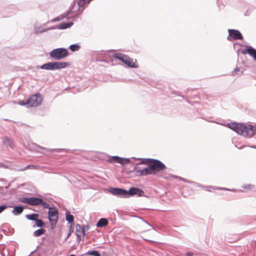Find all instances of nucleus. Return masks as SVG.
Returning a JSON list of instances; mask_svg holds the SVG:
<instances>
[{
	"label": "nucleus",
	"instance_id": "nucleus-1",
	"mask_svg": "<svg viewBox=\"0 0 256 256\" xmlns=\"http://www.w3.org/2000/svg\"><path fill=\"white\" fill-rule=\"evenodd\" d=\"M228 126L238 134L248 138L252 137L256 132L255 126L251 124L232 122L228 124Z\"/></svg>",
	"mask_w": 256,
	"mask_h": 256
},
{
	"label": "nucleus",
	"instance_id": "nucleus-2",
	"mask_svg": "<svg viewBox=\"0 0 256 256\" xmlns=\"http://www.w3.org/2000/svg\"><path fill=\"white\" fill-rule=\"evenodd\" d=\"M68 65L67 62H48L40 66V68L41 69L55 70L61 68H64Z\"/></svg>",
	"mask_w": 256,
	"mask_h": 256
},
{
	"label": "nucleus",
	"instance_id": "nucleus-3",
	"mask_svg": "<svg viewBox=\"0 0 256 256\" xmlns=\"http://www.w3.org/2000/svg\"><path fill=\"white\" fill-rule=\"evenodd\" d=\"M68 54V50L66 48H60L54 49L51 51L50 53V56L54 60H60L66 57Z\"/></svg>",
	"mask_w": 256,
	"mask_h": 256
},
{
	"label": "nucleus",
	"instance_id": "nucleus-4",
	"mask_svg": "<svg viewBox=\"0 0 256 256\" xmlns=\"http://www.w3.org/2000/svg\"><path fill=\"white\" fill-rule=\"evenodd\" d=\"M114 58L120 60L124 64L132 68H137L138 66L133 62L132 59L126 55L120 53H117L114 54Z\"/></svg>",
	"mask_w": 256,
	"mask_h": 256
},
{
	"label": "nucleus",
	"instance_id": "nucleus-5",
	"mask_svg": "<svg viewBox=\"0 0 256 256\" xmlns=\"http://www.w3.org/2000/svg\"><path fill=\"white\" fill-rule=\"evenodd\" d=\"M150 164L154 174L158 172H164L166 168V166L158 160L152 159V162Z\"/></svg>",
	"mask_w": 256,
	"mask_h": 256
},
{
	"label": "nucleus",
	"instance_id": "nucleus-6",
	"mask_svg": "<svg viewBox=\"0 0 256 256\" xmlns=\"http://www.w3.org/2000/svg\"><path fill=\"white\" fill-rule=\"evenodd\" d=\"M48 216L52 228L54 227L58 220V210L55 207L49 208Z\"/></svg>",
	"mask_w": 256,
	"mask_h": 256
},
{
	"label": "nucleus",
	"instance_id": "nucleus-7",
	"mask_svg": "<svg viewBox=\"0 0 256 256\" xmlns=\"http://www.w3.org/2000/svg\"><path fill=\"white\" fill-rule=\"evenodd\" d=\"M28 100L29 106H37L42 102V98L38 92L30 96Z\"/></svg>",
	"mask_w": 256,
	"mask_h": 256
},
{
	"label": "nucleus",
	"instance_id": "nucleus-8",
	"mask_svg": "<svg viewBox=\"0 0 256 256\" xmlns=\"http://www.w3.org/2000/svg\"><path fill=\"white\" fill-rule=\"evenodd\" d=\"M108 191L114 196L121 198H127V190L118 188H110Z\"/></svg>",
	"mask_w": 256,
	"mask_h": 256
},
{
	"label": "nucleus",
	"instance_id": "nucleus-9",
	"mask_svg": "<svg viewBox=\"0 0 256 256\" xmlns=\"http://www.w3.org/2000/svg\"><path fill=\"white\" fill-rule=\"evenodd\" d=\"M144 194V192L142 189L136 187H132L128 190H127V198L135 195L138 196H142Z\"/></svg>",
	"mask_w": 256,
	"mask_h": 256
},
{
	"label": "nucleus",
	"instance_id": "nucleus-10",
	"mask_svg": "<svg viewBox=\"0 0 256 256\" xmlns=\"http://www.w3.org/2000/svg\"><path fill=\"white\" fill-rule=\"evenodd\" d=\"M229 36L234 40H242L243 36L240 32L238 30L230 29L228 30Z\"/></svg>",
	"mask_w": 256,
	"mask_h": 256
},
{
	"label": "nucleus",
	"instance_id": "nucleus-11",
	"mask_svg": "<svg viewBox=\"0 0 256 256\" xmlns=\"http://www.w3.org/2000/svg\"><path fill=\"white\" fill-rule=\"evenodd\" d=\"M242 54H248L255 60H256V49L253 48L251 46H250L248 48L243 50Z\"/></svg>",
	"mask_w": 256,
	"mask_h": 256
},
{
	"label": "nucleus",
	"instance_id": "nucleus-12",
	"mask_svg": "<svg viewBox=\"0 0 256 256\" xmlns=\"http://www.w3.org/2000/svg\"><path fill=\"white\" fill-rule=\"evenodd\" d=\"M136 172L139 176H146L148 174H154L151 169L150 164H149V166L147 168L138 170Z\"/></svg>",
	"mask_w": 256,
	"mask_h": 256
},
{
	"label": "nucleus",
	"instance_id": "nucleus-13",
	"mask_svg": "<svg viewBox=\"0 0 256 256\" xmlns=\"http://www.w3.org/2000/svg\"><path fill=\"white\" fill-rule=\"evenodd\" d=\"M76 233L77 237L80 238V240H81L82 235H85V230L84 226H82L80 224H76Z\"/></svg>",
	"mask_w": 256,
	"mask_h": 256
},
{
	"label": "nucleus",
	"instance_id": "nucleus-14",
	"mask_svg": "<svg viewBox=\"0 0 256 256\" xmlns=\"http://www.w3.org/2000/svg\"><path fill=\"white\" fill-rule=\"evenodd\" d=\"M110 163L116 162L123 165V158L118 156H112L107 160Z\"/></svg>",
	"mask_w": 256,
	"mask_h": 256
},
{
	"label": "nucleus",
	"instance_id": "nucleus-15",
	"mask_svg": "<svg viewBox=\"0 0 256 256\" xmlns=\"http://www.w3.org/2000/svg\"><path fill=\"white\" fill-rule=\"evenodd\" d=\"M24 207L22 206H15L12 210V213L14 216H18L20 214L24 211Z\"/></svg>",
	"mask_w": 256,
	"mask_h": 256
},
{
	"label": "nucleus",
	"instance_id": "nucleus-16",
	"mask_svg": "<svg viewBox=\"0 0 256 256\" xmlns=\"http://www.w3.org/2000/svg\"><path fill=\"white\" fill-rule=\"evenodd\" d=\"M42 202V198H39L31 197L30 198V205L37 206L40 204Z\"/></svg>",
	"mask_w": 256,
	"mask_h": 256
},
{
	"label": "nucleus",
	"instance_id": "nucleus-17",
	"mask_svg": "<svg viewBox=\"0 0 256 256\" xmlns=\"http://www.w3.org/2000/svg\"><path fill=\"white\" fill-rule=\"evenodd\" d=\"M73 24L72 22H62L57 26V28L60 30H64L71 27Z\"/></svg>",
	"mask_w": 256,
	"mask_h": 256
},
{
	"label": "nucleus",
	"instance_id": "nucleus-18",
	"mask_svg": "<svg viewBox=\"0 0 256 256\" xmlns=\"http://www.w3.org/2000/svg\"><path fill=\"white\" fill-rule=\"evenodd\" d=\"M108 224V220L104 218H100L96 223V226L98 228H102L107 226Z\"/></svg>",
	"mask_w": 256,
	"mask_h": 256
},
{
	"label": "nucleus",
	"instance_id": "nucleus-19",
	"mask_svg": "<svg viewBox=\"0 0 256 256\" xmlns=\"http://www.w3.org/2000/svg\"><path fill=\"white\" fill-rule=\"evenodd\" d=\"M66 220L70 224H74V217L72 214H70L69 212H66Z\"/></svg>",
	"mask_w": 256,
	"mask_h": 256
},
{
	"label": "nucleus",
	"instance_id": "nucleus-20",
	"mask_svg": "<svg viewBox=\"0 0 256 256\" xmlns=\"http://www.w3.org/2000/svg\"><path fill=\"white\" fill-rule=\"evenodd\" d=\"M3 142L4 144H6L7 146H8L12 148H13V142L8 137H4L3 138Z\"/></svg>",
	"mask_w": 256,
	"mask_h": 256
},
{
	"label": "nucleus",
	"instance_id": "nucleus-21",
	"mask_svg": "<svg viewBox=\"0 0 256 256\" xmlns=\"http://www.w3.org/2000/svg\"><path fill=\"white\" fill-rule=\"evenodd\" d=\"M26 218L30 220L36 221L37 218L39 217V214H26Z\"/></svg>",
	"mask_w": 256,
	"mask_h": 256
},
{
	"label": "nucleus",
	"instance_id": "nucleus-22",
	"mask_svg": "<svg viewBox=\"0 0 256 256\" xmlns=\"http://www.w3.org/2000/svg\"><path fill=\"white\" fill-rule=\"evenodd\" d=\"M46 232V230L44 228H40L34 232V236L36 237L40 236L44 234Z\"/></svg>",
	"mask_w": 256,
	"mask_h": 256
},
{
	"label": "nucleus",
	"instance_id": "nucleus-23",
	"mask_svg": "<svg viewBox=\"0 0 256 256\" xmlns=\"http://www.w3.org/2000/svg\"><path fill=\"white\" fill-rule=\"evenodd\" d=\"M80 48V46L78 45V44H71L69 46V48L72 52L78 51L79 50Z\"/></svg>",
	"mask_w": 256,
	"mask_h": 256
},
{
	"label": "nucleus",
	"instance_id": "nucleus-24",
	"mask_svg": "<svg viewBox=\"0 0 256 256\" xmlns=\"http://www.w3.org/2000/svg\"><path fill=\"white\" fill-rule=\"evenodd\" d=\"M35 222L38 227L42 228L44 226V222L42 220L38 219V218H36Z\"/></svg>",
	"mask_w": 256,
	"mask_h": 256
},
{
	"label": "nucleus",
	"instance_id": "nucleus-25",
	"mask_svg": "<svg viewBox=\"0 0 256 256\" xmlns=\"http://www.w3.org/2000/svg\"><path fill=\"white\" fill-rule=\"evenodd\" d=\"M18 201L23 203L30 204V198L22 197L18 198Z\"/></svg>",
	"mask_w": 256,
	"mask_h": 256
},
{
	"label": "nucleus",
	"instance_id": "nucleus-26",
	"mask_svg": "<svg viewBox=\"0 0 256 256\" xmlns=\"http://www.w3.org/2000/svg\"><path fill=\"white\" fill-rule=\"evenodd\" d=\"M56 28H58L57 26H52V27H50V28H42V30L41 31H38L37 30H36V34H38V33H42L43 32H46L48 31V30H54Z\"/></svg>",
	"mask_w": 256,
	"mask_h": 256
},
{
	"label": "nucleus",
	"instance_id": "nucleus-27",
	"mask_svg": "<svg viewBox=\"0 0 256 256\" xmlns=\"http://www.w3.org/2000/svg\"><path fill=\"white\" fill-rule=\"evenodd\" d=\"M38 147L40 148V149H42V150H48V152H60V150H58V149H48L46 148H45L43 146H38Z\"/></svg>",
	"mask_w": 256,
	"mask_h": 256
},
{
	"label": "nucleus",
	"instance_id": "nucleus-28",
	"mask_svg": "<svg viewBox=\"0 0 256 256\" xmlns=\"http://www.w3.org/2000/svg\"><path fill=\"white\" fill-rule=\"evenodd\" d=\"M40 204H41L44 208H48L49 209V208H50V207H51L50 206V205L48 203H47L46 202H44L42 200V202H40Z\"/></svg>",
	"mask_w": 256,
	"mask_h": 256
},
{
	"label": "nucleus",
	"instance_id": "nucleus-29",
	"mask_svg": "<svg viewBox=\"0 0 256 256\" xmlns=\"http://www.w3.org/2000/svg\"><path fill=\"white\" fill-rule=\"evenodd\" d=\"M90 256H100L98 250H92L88 252Z\"/></svg>",
	"mask_w": 256,
	"mask_h": 256
},
{
	"label": "nucleus",
	"instance_id": "nucleus-30",
	"mask_svg": "<svg viewBox=\"0 0 256 256\" xmlns=\"http://www.w3.org/2000/svg\"><path fill=\"white\" fill-rule=\"evenodd\" d=\"M152 158H144L142 160L141 162L139 163L140 164H147L150 163V164L152 162Z\"/></svg>",
	"mask_w": 256,
	"mask_h": 256
},
{
	"label": "nucleus",
	"instance_id": "nucleus-31",
	"mask_svg": "<svg viewBox=\"0 0 256 256\" xmlns=\"http://www.w3.org/2000/svg\"><path fill=\"white\" fill-rule=\"evenodd\" d=\"M254 187V186L250 184H246V185H244L242 186V188L246 189V190H248Z\"/></svg>",
	"mask_w": 256,
	"mask_h": 256
},
{
	"label": "nucleus",
	"instance_id": "nucleus-32",
	"mask_svg": "<svg viewBox=\"0 0 256 256\" xmlns=\"http://www.w3.org/2000/svg\"><path fill=\"white\" fill-rule=\"evenodd\" d=\"M64 18L63 16V15L62 14V15H61L60 16H58L54 18V19H53L52 20V22H58V21L60 20H62Z\"/></svg>",
	"mask_w": 256,
	"mask_h": 256
},
{
	"label": "nucleus",
	"instance_id": "nucleus-33",
	"mask_svg": "<svg viewBox=\"0 0 256 256\" xmlns=\"http://www.w3.org/2000/svg\"><path fill=\"white\" fill-rule=\"evenodd\" d=\"M8 208V206L5 204L0 206V214L4 212Z\"/></svg>",
	"mask_w": 256,
	"mask_h": 256
},
{
	"label": "nucleus",
	"instance_id": "nucleus-34",
	"mask_svg": "<svg viewBox=\"0 0 256 256\" xmlns=\"http://www.w3.org/2000/svg\"><path fill=\"white\" fill-rule=\"evenodd\" d=\"M18 104H20V106H26V105H28V100H27L26 101H24V100L20 101L18 102Z\"/></svg>",
	"mask_w": 256,
	"mask_h": 256
},
{
	"label": "nucleus",
	"instance_id": "nucleus-35",
	"mask_svg": "<svg viewBox=\"0 0 256 256\" xmlns=\"http://www.w3.org/2000/svg\"><path fill=\"white\" fill-rule=\"evenodd\" d=\"M34 167H35V166L34 165H32V164L28 165L20 169V170L24 171V170H28V168H34Z\"/></svg>",
	"mask_w": 256,
	"mask_h": 256
},
{
	"label": "nucleus",
	"instance_id": "nucleus-36",
	"mask_svg": "<svg viewBox=\"0 0 256 256\" xmlns=\"http://www.w3.org/2000/svg\"><path fill=\"white\" fill-rule=\"evenodd\" d=\"M86 0H80L78 2V5L80 7L83 6L86 3Z\"/></svg>",
	"mask_w": 256,
	"mask_h": 256
},
{
	"label": "nucleus",
	"instance_id": "nucleus-37",
	"mask_svg": "<svg viewBox=\"0 0 256 256\" xmlns=\"http://www.w3.org/2000/svg\"><path fill=\"white\" fill-rule=\"evenodd\" d=\"M240 71V68L238 67H236L235 69L232 72V74L234 76L236 73Z\"/></svg>",
	"mask_w": 256,
	"mask_h": 256
},
{
	"label": "nucleus",
	"instance_id": "nucleus-38",
	"mask_svg": "<svg viewBox=\"0 0 256 256\" xmlns=\"http://www.w3.org/2000/svg\"><path fill=\"white\" fill-rule=\"evenodd\" d=\"M71 13H72V10H70L68 12H66L65 14H62L64 18H66L68 16V15H69Z\"/></svg>",
	"mask_w": 256,
	"mask_h": 256
},
{
	"label": "nucleus",
	"instance_id": "nucleus-39",
	"mask_svg": "<svg viewBox=\"0 0 256 256\" xmlns=\"http://www.w3.org/2000/svg\"><path fill=\"white\" fill-rule=\"evenodd\" d=\"M179 178H180V180H182V181H184V182H188V183H189V184H192V183L193 182H192L186 180L184 178H181V177H179Z\"/></svg>",
	"mask_w": 256,
	"mask_h": 256
},
{
	"label": "nucleus",
	"instance_id": "nucleus-40",
	"mask_svg": "<svg viewBox=\"0 0 256 256\" xmlns=\"http://www.w3.org/2000/svg\"><path fill=\"white\" fill-rule=\"evenodd\" d=\"M130 161V159L128 158H123V162H128ZM124 164V162H123V164Z\"/></svg>",
	"mask_w": 256,
	"mask_h": 256
},
{
	"label": "nucleus",
	"instance_id": "nucleus-41",
	"mask_svg": "<svg viewBox=\"0 0 256 256\" xmlns=\"http://www.w3.org/2000/svg\"><path fill=\"white\" fill-rule=\"evenodd\" d=\"M249 14H248V10H246L244 13V15L245 16H249Z\"/></svg>",
	"mask_w": 256,
	"mask_h": 256
},
{
	"label": "nucleus",
	"instance_id": "nucleus-42",
	"mask_svg": "<svg viewBox=\"0 0 256 256\" xmlns=\"http://www.w3.org/2000/svg\"><path fill=\"white\" fill-rule=\"evenodd\" d=\"M43 28H35V31L37 30L38 31H41Z\"/></svg>",
	"mask_w": 256,
	"mask_h": 256
},
{
	"label": "nucleus",
	"instance_id": "nucleus-43",
	"mask_svg": "<svg viewBox=\"0 0 256 256\" xmlns=\"http://www.w3.org/2000/svg\"><path fill=\"white\" fill-rule=\"evenodd\" d=\"M70 234H71V232H70L68 234V236H66V238H68L70 236Z\"/></svg>",
	"mask_w": 256,
	"mask_h": 256
},
{
	"label": "nucleus",
	"instance_id": "nucleus-44",
	"mask_svg": "<svg viewBox=\"0 0 256 256\" xmlns=\"http://www.w3.org/2000/svg\"><path fill=\"white\" fill-rule=\"evenodd\" d=\"M187 254V256H192V254H191V253H190V252L187 253V254Z\"/></svg>",
	"mask_w": 256,
	"mask_h": 256
},
{
	"label": "nucleus",
	"instance_id": "nucleus-45",
	"mask_svg": "<svg viewBox=\"0 0 256 256\" xmlns=\"http://www.w3.org/2000/svg\"><path fill=\"white\" fill-rule=\"evenodd\" d=\"M250 147L252 148L256 149V146H251Z\"/></svg>",
	"mask_w": 256,
	"mask_h": 256
},
{
	"label": "nucleus",
	"instance_id": "nucleus-46",
	"mask_svg": "<svg viewBox=\"0 0 256 256\" xmlns=\"http://www.w3.org/2000/svg\"><path fill=\"white\" fill-rule=\"evenodd\" d=\"M2 254V256H6V254L4 252H3Z\"/></svg>",
	"mask_w": 256,
	"mask_h": 256
},
{
	"label": "nucleus",
	"instance_id": "nucleus-47",
	"mask_svg": "<svg viewBox=\"0 0 256 256\" xmlns=\"http://www.w3.org/2000/svg\"><path fill=\"white\" fill-rule=\"evenodd\" d=\"M77 240L79 242V241H80V238H78L77 237Z\"/></svg>",
	"mask_w": 256,
	"mask_h": 256
},
{
	"label": "nucleus",
	"instance_id": "nucleus-48",
	"mask_svg": "<svg viewBox=\"0 0 256 256\" xmlns=\"http://www.w3.org/2000/svg\"><path fill=\"white\" fill-rule=\"evenodd\" d=\"M70 256H76L74 254H71Z\"/></svg>",
	"mask_w": 256,
	"mask_h": 256
},
{
	"label": "nucleus",
	"instance_id": "nucleus-49",
	"mask_svg": "<svg viewBox=\"0 0 256 256\" xmlns=\"http://www.w3.org/2000/svg\"><path fill=\"white\" fill-rule=\"evenodd\" d=\"M224 190H229L228 189V188H224Z\"/></svg>",
	"mask_w": 256,
	"mask_h": 256
}]
</instances>
